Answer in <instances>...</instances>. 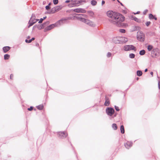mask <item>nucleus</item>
Returning a JSON list of instances; mask_svg holds the SVG:
<instances>
[{
    "instance_id": "9",
    "label": "nucleus",
    "mask_w": 160,
    "mask_h": 160,
    "mask_svg": "<svg viewBox=\"0 0 160 160\" xmlns=\"http://www.w3.org/2000/svg\"><path fill=\"white\" fill-rule=\"evenodd\" d=\"M73 11L74 12H77L78 13L81 12V13H85L86 12V11L82 8H77L73 10Z\"/></svg>"
},
{
    "instance_id": "43",
    "label": "nucleus",
    "mask_w": 160,
    "mask_h": 160,
    "mask_svg": "<svg viewBox=\"0 0 160 160\" xmlns=\"http://www.w3.org/2000/svg\"><path fill=\"white\" fill-rule=\"evenodd\" d=\"M65 2L66 3H68V2H69V0H67V1H66Z\"/></svg>"
},
{
    "instance_id": "12",
    "label": "nucleus",
    "mask_w": 160,
    "mask_h": 160,
    "mask_svg": "<svg viewBox=\"0 0 160 160\" xmlns=\"http://www.w3.org/2000/svg\"><path fill=\"white\" fill-rule=\"evenodd\" d=\"M120 43H126L128 41V39L125 37H120Z\"/></svg>"
},
{
    "instance_id": "15",
    "label": "nucleus",
    "mask_w": 160,
    "mask_h": 160,
    "mask_svg": "<svg viewBox=\"0 0 160 160\" xmlns=\"http://www.w3.org/2000/svg\"><path fill=\"white\" fill-rule=\"evenodd\" d=\"M10 49V48L8 46L4 47L3 48V51L4 52H6L8 51Z\"/></svg>"
},
{
    "instance_id": "20",
    "label": "nucleus",
    "mask_w": 160,
    "mask_h": 160,
    "mask_svg": "<svg viewBox=\"0 0 160 160\" xmlns=\"http://www.w3.org/2000/svg\"><path fill=\"white\" fill-rule=\"evenodd\" d=\"M132 18L133 20H134L136 22H140V20L135 17H132Z\"/></svg>"
},
{
    "instance_id": "53",
    "label": "nucleus",
    "mask_w": 160,
    "mask_h": 160,
    "mask_svg": "<svg viewBox=\"0 0 160 160\" xmlns=\"http://www.w3.org/2000/svg\"><path fill=\"white\" fill-rule=\"evenodd\" d=\"M138 78H137V80H138Z\"/></svg>"
},
{
    "instance_id": "27",
    "label": "nucleus",
    "mask_w": 160,
    "mask_h": 160,
    "mask_svg": "<svg viewBox=\"0 0 160 160\" xmlns=\"http://www.w3.org/2000/svg\"><path fill=\"white\" fill-rule=\"evenodd\" d=\"M109 101H108V100H106V101L104 103V105L106 106H108L109 105Z\"/></svg>"
},
{
    "instance_id": "52",
    "label": "nucleus",
    "mask_w": 160,
    "mask_h": 160,
    "mask_svg": "<svg viewBox=\"0 0 160 160\" xmlns=\"http://www.w3.org/2000/svg\"><path fill=\"white\" fill-rule=\"evenodd\" d=\"M92 12V14H93V12Z\"/></svg>"
},
{
    "instance_id": "35",
    "label": "nucleus",
    "mask_w": 160,
    "mask_h": 160,
    "mask_svg": "<svg viewBox=\"0 0 160 160\" xmlns=\"http://www.w3.org/2000/svg\"><path fill=\"white\" fill-rule=\"evenodd\" d=\"M46 9L48 10L50 9V7H49V5H47L45 7Z\"/></svg>"
},
{
    "instance_id": "23",
    "label": "nucleus",
    "mask_w": 160,
    "mask_h": 160,
    "mask_svg": "<svg viewBox=\"0 0 160 160\" xmlns=\"http://www.w3.org/2000/svg\"><path fill=\"white\" fill-rule=\"evenodd\" d=\"M97 2L94 0H92L91 2V4L92 5L94 6L96 5Z\"/></svg>"
},
{
    "instance_id": "45",
    "label": "nucleus",
    "mask_w": 160,
    "mask_h": 160,
    "mask_svg": "<svg viewBox=\"0 0 160 160\" xmlns=\"http://www.w3.org/2000/svg\"><path fill=\"white\" fill-rule=\"evenodd\" d=\"M25 42H28V40H27V39H26V40H25Z\"/></svg>"
},
{
    "instance_id": "48",
    "label": "nucleus",
    "mask_w": 160,
    "mask_h": 160,
    "mask_svg": "<svg viewBox=\"0 0 160 160\" xmlns=\"http://www.w3.org/2000/svg\"><path fill=\"white\" fill-rule=\"evenodd\" d=\"M46 18V17H44V18H43V20H44V19H45Z\"/></svg>"
},
{
    "instance_id": "41",
    "label": "nucleus",
    "mask_w": 160,
    "mask_h": 160,
    "mask_svg": "<svg viewBox=\"0 0 160 160\" xmlns=\"http://www.w3.org/2000/svg\"><path fill=\"white\" fill-rule=\"evenodd\" d=\"M150 74L152 75V76H153V72H151Z\"/></svg>"
},
{
    "instance_id": "40",
    "label": "nucleus",
    "mask_w": 160,
    "mask_h": 160,
    "mask_svg": "<svg viewBox=\"0 0 160 160\" xmlns=\"http://www.w3.org/2000/svg\"><path fill=\"white\" fill-rule=\"evenodd\" d=\"M105 3V2L103 1H102V5H103V4H104Z\"/></svg>"
},
{
    "instance_id": "24",
    "label": "nucleus",
    "mask_w": 160,
    "mask_h": 160,
    "mask_svg": "<svg viewBox=\"0 0 160 160\" xmlns=\"http://www.w3.org/2000/svg\"><path fill=\"white\" fill-rule=\"evenodd\" d=\"M9 57H10L9 55L7 54H6L4 55V58L5 60L8 59L9 58Z\"/></svg>"
},
{
    "instance_id": "28",
    "label": "nucleus",
    "mask_w": 160,
    "mask_h": 160,
    "mask_svg": "<svg viewBox=\"0 0 160 160\" xmlns=\"http://www.w3.org/2000/svg\"><path fill=\"white\" fill-rule=\"evenodd\" d=\"M119 31L120 32L122 33H124L125 32V30L124 29H120Z\"/></svg>"
},
{
    "instance_id": "31",
    "label": "nucleus",
    "mask_w": 160,
    "mask_h": 160,
    "mask_svg": "<svg viewBox=\"0 0 160 160\" xmlns=\"http://www.w3.org/2000/svg\"><path fill=\"white\" fill-rule=\"evenodd\" d=\"M115 108L116 111H119V108L118 106H115Z\"/></svg>"
},
{
    "instance_id": "13",
    "label": "nucleus",
    "mask_w": 160,
    "mask_h": 160,
    "mask_svg": "<svg viewBox=\"0 0 160 160\" xmlns=\"http://www.w3.org/2000/svg\"><path fill=\"white\" fill-rule=\"evenodd\" d=\"M125 147L129 149L131 146H132V143L130 142H128L126 143L125 144Z\"/></svg>"
},
{
    "instance_id": "5",
    "label": "nucleus",
    "mask_w": 160,
    "mask_h": 160,
    "mask_svg": "<svg viewBox=\"0 0 160 160\" xmlns=\"http://www.w3.org/2000/svg\"><path fill=\"white\" fill-rule=\"evenodd\" d=\"M83 15H84L82 14H79L78 15L79 17H77L79 19V20L80 21L84 22L86 24H88L89 26L92 27H94L95 26V24L92 22L91 21L89 20L85 19L80 17L81 16Z\"/></svg>"
},
{
    "instance_id": "21",
    "label": "nucleus",
    "mask_w": 160,
    "mask_h": 160,
    "mask_svg": "<svg viewBox=\"0 0 160 160\" xmlns=\"http://www.w3.org/2000/svg\"><path fill=\"white\" fill-rule=\"evenodd\" d=\"M145 53V51L144 50H141L139 52V54L141 55H144Z\"/></svg>"
},
{
    "instance_id": "30",
    "label": "nucleus",
    "mask_w": 160,
    "mask_h": 160,
    "mask_svg": "<svg viewBox=\"0 0 160 160\" xmlns=\"http://www.w3.org/2000/svg\"><path fill=\"white\" fill-rule=\"evenodd\" d=\"M149 18L151 19H152L154 18V17L152 14H149Z\"/></svg>"
},
{
    "instance_id": "49",
    "label": "nucleus",
    "mask_w": 160,
    "mask_h": 160,
    "mask_svg": "<svg viewBox=\"0 0 160 160\" xmlns=\"http://www.w3.org/2000/svg\"><path fill=\"white\" fill-rule=\"evenodd\" d=\"M154 18V19H155V20H157V18Z\"/></svg>"
},
{
    "instance_id": "34",
    "label": "nucleus",
    "mask_w": 160,
    "mask_h": 160,
    "mask_svg": "<svg viewBox=\"0 0 160 160\" xmlns=\"http://www.w3.org/2000/svg\"><path fill=\"white\" fill-rule=\"evenodd\" d=\"M43 20V18H41L40 20L38 22V23H42Z\"/></svg>"
},
{
    "instance_id": "37",
    "label": "nucleus",
    "mask_w": 160,
    "mask_h": 160,
    "mask_svg": "<svg viewBox=\"0 0 160 160\" xmlns=\"http://www.w3.org/2000/svg\"><path fill=\"white\" fill-rule=\"evenodd\" d=\"M158 87L159 89H160V80L158 82Z\"/></svg>"
},
{
    "instance_id": "44",
    "label": "nucleus",
    "mask_w": 160,
    "mask_h": 160,
    "mask_svg": "<svg viewBox=\"0 0 160 160\" xmlns=\"http://www.w3.org/2000/svg\"><path fill=\"white\" fill-rule=\"evenodd\" d=\"M12 76H13V75L12 74L11 75L10 77L11 79H12Z\"/></svg>"
},
{
    "instance_id": "39",
    "label": "nucleus",
    "mask_w": 160,
    "mask_h": 160,
    "mask_svg": "<svg viewBox=\"0 0 160 160\" xmlns=\"http://www.w3.org/2000/svg\"><path fill=\"white\" fill-rule=\"evenodd\" d=\"M32 40L31 39H29V40H28V43H30L31 42H32Z\"/></svg>"
},
{
    "instance_id": "17",
    "label": "nucleus",
    "mask_w": 160,
    "mask_h": 160,
    "mask_svg": "<svg viewBox=\"0 0 160 160\" xmlns=\"http://www.w3.org/2000/svg\"><path fill=\"white\" fill-rule=\"evenodd\" d=\"M37 108L40 110H42V109L43 108V105L42 104H41V105H40L38 106H37Z\"/></svg>"
},
{
    "instance_id": "4",
    "label": "nucleus",
    "mask_w": 160,
    "mask_h": 160,
    "mask_svg": "<svg viewBox=\"0 0 160 160\" xmlns=\"http://www.w3.org/2000/svg\"><path fill=\"white\" fill-rule=\"evenodd\" d=\"M83 15H84L82 14H79L78 15L79 17H77L79 19V20L80 21L84 22L86 24H88L89 26L92 27H94L95 26V24L92 22L91 21L89 20L85 19L80 17L81 16Z\"/></svg>"
},
{
    "instance_id": "7",
    "label": "nucleus",
    "mask_w": 160,
    "mask_h": 160,
    "mask_svg": "<svg viewBox=\"0 0 160 160\" xmlns=\"http://www.w3.org/2000/svg\"><path fill=\"white\" fill-rule=\"evenodd\" d=\"M135 47L132 45H129L124 46L123 47L124 50L125 51H130L132 50H134L136 51L135 49Z\"/></svg>"
},
{
    "instance_id": "3",
    "label": "nucleus",
    "mask_w": 160,
    "mask_h": 160,
    "mask_svg": "<svg viewBox=\"0 0 160 160\" xmlns=\"http://www.w3.org/2000/svg\"><path fill=\"white\" fill-rule=\"evenodd\" d=\"M83 15H84L82 14H79L78 15L79 17H77L79 19V20L80 21L84 22L86 24H88L89 26L92 27H94L95 26V24L92 22L91 21L89 20L85 19L80 17L81 16Z\"/></svg>"
},
{
    "instance_id": "51",
    "label": "nucleus",
    "mask_w": 160,
    "mask_h": 160,
    "mask_svg": "<svg viewBox=\"0 0 160 160\" xmlns=\"http://www.w3.org/2000/svg\"><path fill=\"white\" fill-rule=\"evenodd\" d=\"M57 8H58V7H57ZM57 10H58V8H57Z\"/></svg>"
},
{
    "instance_id": "14",
    "label": "nucleus",
    "mask_w": 160,
    "mask_h": 160,
    "mask_svg": "<svg viewBox=\"0 0 160 160\" xmlns=\"http://www.w3.org/2000/svg\"><path fill=\"white\" fill-rule=\"evenodd\" d=\"M32 22H34L36 21V22L39 20L38 19H35V16L34 15H32L30 20Z\"/></svg>"
},
{
    "instance_id": "47",
    "label": "nucleus",
    "mask_w": 160,
    "mask_h": 160,
    "mask_svg": "<svg viewBox=\"0 0 160 160\" xmlns=\"http://www.w3.org/2000/svg\"><path fill=\"white\" fill-rule=\"evenodd\" d=\"M51 2H50L49 4H48V5L49 6H50V5H51Z\"/></svg>"
},
{
    "instance_id": "36",
    "label": "nucleus",
    "mask_w": 160,
    "mask_h": 160,
    "mask_svg": "<svg viewBox=\"0 0 160 160\" xmlns=\"http://www.w3.org/2000/svg\"><path fill=\"white\" fill-rule=\"evenodd\" d=\"M148 10H144L143 12V13L144 14H146L148 12Z\"/></svg>"
},
{
    "instance_id": "29",
    "label": "nucleus",
    "mask_w": 160,
    "mask_h": 160,
    "mask_svg": "<svg viewBox=\"0 0 160 160\" xmlns=\"http://www.w3.org/2000/svg\"><path fill=\"white\" fill-rule=\"evenodd\" d=\"M53 2L54 4L56 5L58 3V0H53Z\"/></svg>"
},
{
    "instance_id": "10",
    "label": "nucleus",
    "mask_w": 160,
    "mask_h": 160,
    "mask_svg": "<svg viewBox=\"0 0 160 160\" xmlns=\"http://www.w3.org/2000/svg\"><path fill=\"white\" fill-rule=\"evenodd\" d=\"M112 41L116 43H120V37L114 38Z\"/></svg>"
},
{
    "instance_id": "32",
    "label": "nucleus",
    "mask_w": 160,
    "mask_h": 160,
    "mask_svg": "<svg viewBox=\"0 0 160 160\" xmlns=\"http://www.w3.org/2000/svg\"><path fill=\"white\" fill-rule=\"evenodd\" d=\"M151 23V22H147L146 23V25L147 26H148Z\"/></svg>"
},
{
    "instance_id": "16",
    "label": "nucleus",
    "mask_w": 160,
    "mask_h": 160,
    "mask_svg": "<svg viewBox=\"0 0 160 160\" xmlns=\"http://www.w3.org/2000/svg\"><path fill=\"white\" fill-rule=\"evenodd\" d=\"M36 22V21H35L34 22H32L29 20L28 22L29 26H28V28H29L30 27L32 26L33 24H34Z\"/></svg>"
},
{
    "instance_id": "8",
    "label": "nucleus",
    "mask_w": 160,
    "mask_h": 160,
    "mask_svg": "<svg viewBox=\"0 0 160 160\" xmlns=\"http://www.w3.org/2000/svg\"><path fill=\"white\" fill-rule=\"evenodd\" d=\"M114 112V109L111 108H108L106 109V112L107 114L110 116H112Z\"/></svg>"
},
{
    "instance_id": "1",
    "label": "nucleus",
    "mask_w": 160,
    "mask_h": 160,
    "mask_svg": "<svg viewBox=\"0 0 160 160\" xmlns=\"http://www.w3.org/2000/svg\"><path fill=\"white\" fill-rule=\"evenodd\" d=\"M107 16L112 19L111 22L118 26H122V22L124 21L125 18L121 14L116 12L109 11L107 12Z\"/></svg>"
},
{
    "instance_id": "38",
    "label": "nucleus",
    "mask_w": 160,
    "mask_h": 160,
    "mask_svg": "<svg viewBox=\"0 0 160 160\" xmlns=\"http://www.w3.org/2000/svg\"><path fill=\"white\" fill-rule=\"evenodd\" d=\"M33 107H31L30 108H28V110L29 111H31L32 110Z\"/></svg>"
},
{
    "instance_id": "6",
    "label": "nucleus",
    "mask_w": 160,
    "mask_h": 160,
    "mask_svg": "<svg viewBox=\"0 0 160 160\" xmlns=\"http://www.w3.org/2000/svg\"><path fill=\"white\" fill-rule=\"evenodd\" d=\"M144 38V34L142 32L140 31L138 32L137 38L138 40L141 41H143Z\"/></svg>"
},
{
    "instance_id": "46",
    "label": "nucleus",
    "mask_w": 160,
    "mask_h": 160,
    "mask_svg": "<svg viewBox=\"0 0 160 160\" xmlns=\"http://www.w3.org/2000/svg\"><path fill=\"white\" fill-rule=\"evenodd\" d=\"M147 71H148V69H145V72H147Z\"/></svg>"
},
{
    "instance_id": "18",
    "label": "nucleus",
    "mask_w": 160,
    "mask_h": 160,
    "mask_svg": "<svg viewBox=\"0 0 160 160\" xmlns=\"http://www.w3.org/2000/svg\"><path fill=\"white\" fill-rule=\"evenodd\" d=\"M137 75L138 76H141L142 75V72L141 71L138 70L137 72Z\"/></svg>"
},
{
    "instance_id": "2",
    "label": "nucleus",
    "mask_w": 160,
    "mask_h": 160,
    "mask_svg": "<svg viewBox=\"0 0 160 160\" xmlns=\"http://www.w3.org/2000/svg\"><path fill=\"white\" fill-rule=\"evenodd\" d=\"M66 22V20L61 19L55 23L51 24L48 26L47 27L45 28V30L46 31L50 30L54 27H58L62 25L63 23H65Z\"/></svg>"
},
{
    "instance_id": "25",
    "label": "nucleus",
    "mask_w": 160,
    "mask_h": 160,
    "mask_svg": "<svg viewBox=\"0 0 160 160\" xmlns=\"http://www.w3.org/2000/svg\"><path fill=\"white\" fill-rule=\"evenodd\" d=\"M153 47L151 45H149L148 46V49L149 51H150L152 49Z\"/></svg>"
},
{
    "instance_id": "50",
    "label": "nucleus",
    "mask_w": 160,
    "mask_h": 160,
    "mask_svg": "<svg viewBox=\"0 0 160 160\" xmlns=\"http://www.w3.org/2000/svg\"><path fill=\"white\" fill-rule=\"evenodd\" d=\"M139 12H137V13H136V14H138V13H139Z\"/></svg>"
},
{
    "instance_id": "33",
    "label": "nucleus",
    "mask_w": 160,
    "mask_h": 160,
    "mask_svg": "<svg viewBox=\"0 0 160 160\" xmlns=\"http://www.w3.org/2000/svg\"><path fill=\"white\" fill-rule=\"evenodd\" d=\"M111 56V53L110 52H108L107 54V57H109Z\"/></svg>"
},
{
    "instance_id": "19",
    "label": "nucleus",
    "mask_w": 160,
    "mask_h": 160,
    "mask_svg": "<svg viewBox=\"0 0 160 160\" xmlns=\"http://www.w3.org/2000/svg\"><path fill=\"white\" fill-rule=\"evenodd\" d=\"M121 132L122 133H124V127L123 125H121L120 127Z\"/></svg>"
},
{
    "instance_id": "22",
    "label": "nucleus",
    "mask_w": 160,
    "mask_h": 160,
    "mask_svg": "<svg viewBox=\"0 0 160 160\" xmlns=\"http://www.w3.org/2000/svg\"><path fill=\"white\" fill-rule=\"evenodd\" d=\"M135 55L133 53H130L129 54V57L131 58H135Z\"/></svg>"
},
{
    "instance_id": "42",
    "label": "nucleus",
    "mask_w": 160,
    "mask_h": 160,
    "mask_svg": "<svg viewBox=\"0 0 160 160\" xmlns=\"http://www.w3.org/2000/svg\"><path fill=\"white\" fill-rule=\"evenodd\" d=\"M31 39L32 40H32H34L35 39V38H32Z\"/></svg>"
},
{
    "instance_id": "26",
    "label": "nucleus",
    "mask_w": 160,
    "mask_h": 160,
    "mask_svg": "<svg viewBox=\"0 0 160 160\" xmlns=\"http://www.w3.org/2000/svg\"><path fill=\"white\" fill-rule=\"evenodd\" d=\"M112 127L114 130H116L117 129V126L116 124L113 123L112 125Z\"/></svg>"
},
{
    "instance_id": "11",
    "label": "nucleus",
    "mask_w": 160,
    "mask_h": 160,
    "mask_svg": "<svg viewBox=\"0 0 160 160\" xmlns=\"http://www.w3.org/2000/svg\"><path fill=\"white\" fill-rule=\"evenodd\" d=\"M58 134L59 135V137L61 138H65L67 135V133L64 132H59Z\"/></svg>"
}]
</instances>
